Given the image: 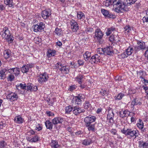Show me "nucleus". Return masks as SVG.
<instances>
[{
	"mask_svg": "<svg viewBox=\"0 0 148 148\" xmlns=\"http://www.w3.org/2000/svg\"><path fill=\"white\" fill-rule=\"evenodd\" d=\"M133 48L132 47H129L127 49H126L125 52L127 55L128 56L131 55L133 51Z\"/></svg>",
	"mask_w": 148,
	"mask_h": 148,
	"instance_id": "32",
	"label": "nucleus"
},
{
	"mask_svg": "<svg viewBox=\"0 0 148 148\" xmlns=\"http://www.w3.org/2000/svg\"><path fill=\"white\" fill-rule=\"evenodd\" d=\"M127 54L125 51L123 52L122 53L120 54V56H121V58L124 59V58H126L128 56L127 55H126Z\"/></svg>",
	"mask_w": 148,
	"mask_h": 148,
	"instance_id": "58",
	"label": "nucleus"
},
{
	"mask_svg": "<svg viewBox=\"0 0 148 148\" xmlns=\"http://www.w3.org/2000/svg\"><path fill=\"white\" fill-rule=\"evenodd\" d=\"M7 143L4 140H2L0 141V148H5L6 145Z\"/></svg>",
	"mask_w": 148,
	"mask_h": 148,
	"instance_id": "45",
	"label": "nucleus"
},
{
	"mask_svg": "<svg viewBox=\"0 0 148 148\" xmlns=\"http://www.w3.org/2000/svg\"><path fill=\"white\" fill-rule=\"evenodd\" d=\"M109 93V89H102L100 92V93L101 95L104 96L107 95Z\"/></svg>",
	"mask_w": 148,
	"mask_h": 148,
	"instance_id": "35",
	"label": "nucleus"
},
{
	"mask_svg": "<svg viewBox=\"0 0 148 148\" xmlns=\"http://www.w3.org/2000/svg\"><path fill=\"white\" fill-rule=\"evenodd\" d=\"M26 89L27 90H31V88L32 86V84L30 83H28L27 84V85L26 86Z\"/></svg>",
	"mask_w": 148,
	"mask_h": 148,
	"instance_id": "55",
	"label": "nucleus"
},
{
	"mask_svg": "<svg viewBox=\"0 0 148 148\" xmlns=\"http://www.w3.org/2000/svg\"><path fill=\"white\" fill-rule=\"evenodd\" d=\"M113 0H106L103 2V4L106 6L108 7L112 5Z\"/></svg>",
	"mask_w": 148,
	"mask_h": 148,
	"instance_id": "40",
	"label": "nucleus"
},
{
	"mask_svg": "<svg viewBox=\"0 0 148 148\" xmlns=\"http://www.w3.org/2000/svg\"><path fill=\"white\" fill-rule=\"evenodd\" d=\"M93 31V29L92 28H90V27H87L86 30V32L87 34L91 33Z\"/></svg>",
	"mask_w": 148,
	"mask_h": 148,
	"instance_id": "50",
	"label": "nucleus"
},
{
	"mask_svg": "<svg viewBox=\"0 0 148 148\" xmlns=\"http://www.w3.org/2000/svg\"><path fill=\"white\" fill-rule=\"evenodd\" d=\"M91 143V141L90 139H87L84 140L83 141L82 143L84 145H87L90 144Z\"/></svg>",
	"mask_w": 148,
	"mask_h": 148,
	"instance_id": "47",
	"label": "nucleus"
},
{
	"mask_svg": "<svg viewBox=\"0 0 148 148\" xmlns=\"http://www.w3.org/2000/svg\"><path fill=\"white\" fill-rule=\"evenodd\" d=\"M7 70L4 68L0 71V79H3L5 78L7 74Z\"/></svg>",
	"mask_w": 148,
	"mask_h": 148,
	"instance_id": "22",
	"label": "nucleus"
},
{
	"mask_svg": "<svg viewBox=\"0 0 148 148\" xmlns=\"http://www.w3.org/2000/svg\"><path fill=\"white\" fill-rule=\"evenodd\" d=\"M73 112L74 114L75 115H77L82 112H84L85 110L84 109H82L81 108L78 106L73 107Z\"/></svg>",
	"mask_w": 148,
	"mask_h": 148,
	"instance_id": "13",
	"label": "nucleus"
},
{
	"mask_svg": "<svg viewBox=\"0 0 148 148\" xmlns=\"http://www.w3.org/2000/svg\"><path fill=\"white\" fill-rule=\"evenodd\" d=\"M64 119L62 117H55L52 120V123L54 125L58 123L61 124L64 121Z\"/></svg>",
	"mask_w": 148,
	"mask_h": 148,
	"instance_id": "18",
	"label": "nucleus"
},
{
	"mask_svg": "<svg viewBox=\"0 0 148 148\" xmlns=\"http://www.w3.org/2000/svg\"><path fill=\"white\" fill-rule=\"evenodd\" d=\"M104 34L99 29H97L95 30V38L97 40H99L100 43L102 44L103 41L102 39L103 38Z\"/></svg>",
	"mask_w": 148,
	"mask_h": 148,
	"instance_id": "3",
	"label": "nucleus"
},
{
	"mask_svg": "<svg viewBox=\"0 0 148 148\" xmlns=\"http://www.w3.org/2000/svg\"><path fill=\"white\" fill-rule=\"evenodd\" d=\"M110 132L112 134H113L114 135L116 134L117 131L116 130L113 129H112Z\"/></svg>",
	"mask_w": 148,
	"mask_h": 148,
	"instance_id": "64",
	"label": "nucleus"
},
{
	"mask_svg": "<svg viewBox=\"0 0 148 148\" xmlns=\"http://www.w3.org/2000/svg\"><path fill=\"white\" fill-rule=\"evenodd\" d=\"M83 78V75L79 74L78 75L77 77H75V79L79 84H81V83H82Z\"/></svg>",
	"mask_w": 148,
	"mask_h": 148,
	"instance_id": "30",
	"label": "nucleus"
},
{
	"mask_svg": "<svg viewBox=\"0 0 148 148\" xmlns=\"http://www.w3.org/2000/svg\"><path fill=\"white\" fill-rule=\"evenodd\" d=\"M71 29L73 32H77L79 29V26L77 23L74 20H72L70 22Z\"/></svg>",
	"mask_w": 148,
	"mask_h": 148,
	"instance_id": "12",
	"label": "nucleus"
},
{
	"mask_svg": "<svg viewBox=\"0 0 148 148\" xmlns=\"http://www.w3.org/2000/svg\"><path fill=\"white\" fill-rule=\"evenodd\" d=\"M85 15L82 12H77V18L78 19L83 20L84 18Z\"/></svg>",
	"mask_w": 148,
	"mask_h": 148,
	"instance_id": "34",
	"label": "nucleus"
},
{
	"mask_svg": "<svg viewBox=\"0 0 148 148\" xmlns=\"http://www.w3.org/2000/svg\"><path fill=\"white\" fill-rule=\"evenodd\" d=\"M55 32L58 35L60 36L62 33L61 30L60 28H57L56 29Z\"/></svg>",
	"mask_w": 148,
	"mask_h": 148,
	"instance_id": "49",
	"label": "nucleus"
},
{
	"mask_svg": "<svg viewBox=\"0 0 148 148\" xmlns=\"http://www.w3.org/2000/svg\"><path fill=\"white\" fill-rule=\"evenodd\" d=\"M95 125L96 124L95 123L92 124H90L88 125V126L87 125H86L85 126L86 127H88V129L89 131L94 132L97 130L95 127Z\"/></svg>",
	"mask_w": 148,
	"mask_h": 148,
	"instance_id": "24",
	"label": "nucleus"
},
{
	"mask_svg": "<svg viewBox=\"0 0 148 148\" xmlns=\"http://www.w3.org/2000/svg\"><path fill=\"white\" fill-rule=\"evenodd\" d=\"M4 2L6 5H8L10 7H13L14 5L13 0H4Z\"/></svg>",
	"mask_w": 148,
	"mask_h": 148,
	"instance_id": "31",
	"label": "nucleus"
},
{
	"mask_svg": "<svg viewBox=\"0 0 148 148\" xmlns=\"http://www.w3.org/2000/svg\"><path fill=\"white\" fill-rule=\"evenodd\" d=\"M10 50H5L4 52V56L5 58L7 59L10 57L11 54Z\"/></svg>",
	"mask_w": 148,
	"mask_h": 148,
	"instance_id": "39",
	"label": "nucleus"
},
{
	"mask_svg": "<svg viewBox=\"0 0 148 148\" xmlns=\"http://www.w3.org/2000/svg\"><path fill=\"white\" fill-rule=\"evenodd\" d=\"M29 70V66L28 65H24L21 69V71L23 73H26Z\"/></svg>",
	"mask_w": 148,
	"mask_h": 148,
	"instance_id": "38",
	"label": "nucleus"
},
{
	"mask_svg": "<svg viewBox=\"0 0 148 148\" xmlns=\"http://www.w3.org/2000/svg\"><path fill=\"white\" fill-rule=\"evenodd\" d=\"M103 53L105 55H111L113 53L112 47L109 46L103 49Z\"/></svg>",
	"mask_w": 148,
	"mask_h": 148,
	"instance_id": "14",
	"label": "nucleus"
},
{
	"mask_svg": "<svg viewBox=\"0 0 148 148\" xmlns=\"http://www.w3.org/2000/svg\"><path fill=\"white\" fill-rule=\"evenodd\" d=\"M141 100L138 98H135L131 102V107L134 108V106L136 105H140L142 104Z\"/></svg>",
	"mask_w": 148,
	"mask_h": 148,
	"instance_id": "15",
	"label": "nucleus"
},
{
	"mask_svg": "<svg viewBox=\"0 0 148 148\" xmlns=\"http://www.w3.org/2000/svg\"><path fill=\"white\" fill-rule=\"evenodd\" d=\"M102 13L106 17L109 18H114L115 16L105 9H102L101 10Z\"/></svg>",
	"mask_w": 148,
	"mask_h": 148,
	"instance_id": "11",
	"label": "nucleus"
},
{
	"mask_svg": "<svg viewBox=\"0 0 148 148\" xmlns=\"http://www.w3.org/2000/svg\"><path fill=\"white\" fill-rule=\"evenodd\" d=\"M14 120L15 123L18 124H22L24 121L23 119L19 115L15 116Z\"/></svg>",
	"mask_w": 148,
	"mask_h": 148,
	"instance_id": "19",
	"label": "nucleus"
},
{
	"mask_svg": "<svg viewBox=\"0 0 148 148\" xmlns=\"http://www.w3.org/2000/svg\"><path fill=\"white\" fill-rule=\"evenodd\" d=\"M77 97L82 101L85 98V96L84 94H79Z\"/></svg>",
	"mask_w": 148,
	"mask_h": 148,
	"instance_id": "53",
	"label": "nucleus"
},
{
	"mask_svg": "<svg viewBox=\"0 0 148 148\" xmlns=\"http://www.w3.org/2000/svg\"><path fill=\"white\" fill-rule=\"evenodd\" d=\"M90 103L87 102H85L84 106V108L87 109L90 106Z\"/></svg>",
	"mask_w": 148,
	"mask_h": 148,
	"instance_id": "59",
	"label": "nucleus"
},
{
	"mask_svg": "<svg viewBox=\"0 0 148 148\" xmlns=\"http://www.w3.org/2000/svg\"><path fill=\"white\" fill-rule=\"evenodd\" d=\"M48 77L47 74L46 73H44L40 75L38 79L39 82L42 84L43 82H45L48 79Z\"/></svg>",
	"mask_w": 148,
	"mask_h": 148,
	"instance_id": "7",
	"label": "nucleus"
},
{
	"mask_svg": "<svg viewBox=\"0 0 148 148\" xmlns=\"http://www.w3.org/2000/svg\"><path fill=\"white\" fill-rule=\"evenodd\" d=\"M13 72L16 76H18L20 72L19 69L17 67L14 68Z\"/></svg>",
	"mask_w": 148,
	"mask_h": 148,
	"instance_id": "41",
	"label": "nucleus"
},
{
	"mask_svg": "<svg viewBox=\"0 0 148 148\" xmlns=\"http://www.w3.org/2000/svg\"><path fill=\"white\" fill-rule=\"evenodd\" d=\"M45 124L47 129L49 130H51L52 129L53 124L50 121H46L45 123Z\"/></svg>",
	"mask_w": 148,
	"mask_h": 148,
	"instance_id": "29",
	"label": "nucleus"
},
{
	"mask_svg": "<svg viewBox=\"0 0 148 148\" xmlns=\"http://www.w3.org/2000/svg\"><path fill=\"white\" fill-rule=\"evenodd\" d=\"M60 70L61 71H64L65 74L68 73L69 72V70L67 68L66 66H63L60 68Z\"/></svg>",
	"mask_w": 148,
	"mask_h": 148,
	"instance_id": "42",
	"label": "nucleus"
},
{
	"mask_svg": "<svg viewBox=\"0 0 148 148\" xmlns=\"http://www.w3.org/2000/svg\"><path fill=\"white\" fill-rule=\"evenodd\" d=\"M72 102L77 104H79L81 103L82 100L79 99L77 96L73 98L72 100Z\"/></svg>",
	"mask_w": 148,
	"mask_h": 148,
	"instance_id": "28",
	"label": "nucleus"
},
{
	"mask_svg": "<svg viewBox=\"0 0 148 148\" xmlns=\"http://www.w3.org/2000/svg\"><path fill=\"white\" fill-rule=\"evenodd\" d=\"M7 98L11 101H14L17 100L18 97L17 94L15 93H10L7 95Z\"/></svg>",
	"mask_w": 148,
	"mask_h": 148,
	"instance_id": "16",
	"label": "nucleus"
},
{
	"mask_svg": "<svg viewBox=\"0 0 148 148\" xmlns=\"http://www.w3.org/2000/svg\"><path fill=\"white\" fill-rule=\"evenodd\" d=\"M73 107L71 106H69L65 107V113L70 114L72 111L73 110Z\"/></svg>",
	"mask_w": 148,
	"mask_h": 148,
	"instance_id": "37",
	"label": "nucleus"
},
{
	"mask_svg": "<svg viewBox=\"0 0 148 148\" xmlns=\"http://www.w3.org/2000/svg\"><path fill=\"white\" fill-rule=\"evenodd\" d=\"M117 8L116 7H113L114 8L115 11L117 12H121L122 10L127 11L126 8V3H121V4L118 5Z\"/></svg>",
	"mask_w": 148,
	"mask_h": 148,
	"instance_id": "6",
	"label": "nucleus"
},
{
	"mask_svg": "<svg viewBox=\"0 0 148 148\" xmlns=\"http://www.w3.org/2000/svg\"><path fill=\"white\" fill-rule=\"evenodd\" d=\"M15 78V77L14 75L12 74H10L7 77V80L8 81L12 82L14 80Z\"/></svg>",
	"mask_w": 148,
	"mask_h": 148,
	"instance_id": "46",
	"label": "nucleus"
},
{
	"mask_svg": "<svg viewBox=\"0 0 148 148\" xmlns=\"http://www.w3.org/2000/svg\"><path fill=\"white\" fill-rule=\"evenodd\" d=\"M16 87H20L21 89L25 90L26 89V87L25 84H23L22 83H21L18 86L17 85Z\"/></svg>",
	"mask_w": 148,
	"mask_h": 148,
	"instance_id": "51",
	"label": "nucleus"
},
{
	"mask_svg": "<svg viewBox=\"0 0 148 148\" xmlns=\"http://www.w3.org/2000/svg\"><path fill=\"white\" fill-rule=\"evenodd\" d=\"M91 53L88 51H86L83 55V56L84 60L86 61L89 60L90 57L91 56Z\"/></svg>",
	"mask_w": 148,
	"mask_h": 148,
	"instance_id": "27",
	"label": "nucleus"
},
{
	"mask_svg": "<svg viewBox=\"0 0 148 148\" xmlns=\"http://www.w3.org/2000/svg\"><path fill=\"white\" fill-rule=\"evenodd\" d=\"M46 114L49 116H53L54 115L53 113L50 111H47Z\"/></svg>",
	"mask_w": 148,
	"mask_h": 148,
	"instance_id": "63",
	"label": "nucleus"
},
{
	"mask_svg": "<svg viewBox=\"0 0 148 148\" xmlns=\"http://www.w3.org/2000/svg\"><path fill=\"white\" fill-rule=\"evenodd\" d=\"M101 58L98 54H95L92 56L90 60V62L92 64L97 63L100 62Z\"/></svg>",
	"mask_w": 148,
	"mask_h": 148,
	"instance_id": "9",
	"label": "nucleus"
},
{
	"mask_svg": "<svg viewBox=\"0 0 148 148\" xmlns=\"http://www.w3.org/2000/svg\"><path fill=\"white\" fill-rule=\"evenodd\" d=\"M34 28V31L37 32H41L42 30H43L45 27V24L41 22L38 23L36 25H34L33 26Z\"/></svg>",
	"mask_w": 148,
	"mask_h": 148,
	"instance_id": "4",
	"label": "nucleus"
},
{
	"mask_svg": "<svg viewBox=\"0 0 148 148\" xmlns=\"http://www.w3.org/2000/svg\"><path fill=\"white\" fill-rule=\"evenodd\" d=\"M96 119L95 117L93 116L89 115L86 117L84 119L85 125H87L88 126V125L95 122Z\"/></svg>",
	"mask_w": 148,
	"mask_h": 148,
	"instance_id": "5",
	"label": "nucleus"
},
{
	"mask_svg": "<svg viewBox=\"0 0 148 148\" xmlns=\"http://www.w3.org/2000/svg\"><path fill=\"white\" fill-rule=\"evenodd\" d=\"M139 147L140 148H148V143L144 142L143 140H140L138 142Z\"/></svg>",
	"mask_w": 148,
	"mask_h": 148,
	"instance_id": "23",
	"label": "nucleus"
},
{
	"mask_svg": "<svg viewBox=\"0 0 148 148\" xmlns=\"http://www.w3.org/2000/svg\"><path fill=\"white\" fill-rule=\"evenodd\" d=\"M130 114V112L127 110L124 111H121L119 112L120 116L122 118H124L129 116Z\"/></svg>",
	"mask_w": 148,
	"mask_h": 148,
	"instance_id": "21",
	"label": "nucleus"
},
{
	"mask_svg": "<svg viewBox=\"0 0 148 148\" xmlns=\"http://www.w3.org/2000/svg\"><path fill=\"white\" fill-rule=\"evenodd\" d=\"M51 12L50 10H45L42 11L41 15L42 18L44 19L48 18L51 14Z\"/></svg>",
	"mask_w": 148,
	"mask_h": 148,
	"instance_id": "17",
	"label": "nucleus"
},
{
	"mask_svg": "<svg viewBox=\"0 0 148 148\" xmlns=\"http://www.w3.org/2000/svg\"><path fill=\"white\" fill-rule=\"evenodd\" d=\"M26 138L27 140L29 142L31 143L36 142L39 140L40 138L37 135H35L32 138H31L29 137H27Z\"/></svg>",
	"mask_w": 148,
	"mask_h": 148,
	"instance_id": "20",
	"label": "nucleus"
},
{
	"mask_svg": "<svg viewBox=\"0 0 148 148\" xmlns=\"http://www.w3.org/2000/svg\"><path fill=\"white\" fill-rule=\"evenodd\" d=\"M137 44L138 46L134 47V50L136 52L140 50H143L145 48V43L144 42L139 41H137Z\"/></svg>",
	"mask_w": 148,
	"mask_h": 148,
	"instance_id": "10",
	"label": "nucleus"
},
{
	"mask_svg": "<svg viewBox=\"0 0 148 148\" xmlns=\"http://www.w3.org/2000/svg\"><path fill=\"white\" fill-rule=\"evenodd\" d=\"M2 32L3 33L2 34V36L4 38L6 41L9 43H11L14 40V37L12 35L10 32L8 28L7 27H5L3 29Z\"/></svg>",
	"mask_w": 148,
	"mask_h": 148,
	"instance_id": "1",
	"label": "nucleus"
},
{
	"mask_svg": "<svg viewBox=\"0 0 148 148\" xmlns=\"http://www.w3.org/2000/svg\"><path fill=\"white\" fill-rule=\"evenodd\" d=\"M32 86L31 91H36L38 90V88L36 86H34L32 84Z\"/></svg>",
	"mask_w": 148,
	"mask_h": 148,
	"instance_id": "56",
	"label": "nucleus"
},
{
	"mask_svg": "<svg viewBox=\"0 0 148 148\" xmlns=\"http://www.w3.org/2000/svg\"><path fill=\"white\" fill-rule=\"evenodd\" d=\"M50 145L51 147L53 148H58L59 146L58 142L57 140H52Z\"/></svg>",
	"mask_w": 148,
	"mask_h": 148,
	"instance_id": "25",
	"label": "nucleus"
},
{
	"mask_svg": "<svg viewBox=\"0 0 148 148\" xmlns=\"http://www.w3.org/2000/svg\"><path fill=\"white\" fill-rule=\"evenodd\" d=\"M36 129L38 130V131L41 130L42 129V127L41 125L40 124H38V125L36 126Z\"/></svg>",
	"mask_w": 148,
	"mask_h": 148,
	"instance_id": "61",
	"label": "nucleus"
},
{
	"mask_svg": "<svg viewBox=\"0 0 148 148\" xmlns=\"http://www.w3.org/2000/svg\"><path fill=\"white\" fill-rule=\"evenodd\" d=\"M34 41H36V43L38 44L39 42H41V39L40 38H39L38 37H37L34 38Z\"/></svg>",
	"mask_w": 148,
	"mask_h": 148,
	"instance_id": "57",
	"label": "nucleus"
},
{
	"mask_svg": "<svg viewBox=\"0 0 148 148\" xmlns=\"http://www.w3.org/2000/svg\"><path fill=\"white\" fill-rule=\"evenodd\" d=\"M137 0H131V1L130 0H126L127 2V3H126V6L127 5H130L134 3Z\"/></svg>",
	"mask_w": 148,
	"mask_h": 148,
	"instance_id": "48",
	"label": "nucleus"
},
{
	"mask_svg": "<svg viewBox=\"0 0 148 148\" xmlns=\"http://www.w3.org/2000/svg\"><path fill=\"white\" fill-rule=\"evenodd\" d=\"M124 95H125L124 94L120 93L117 96H115L114 99L115 100H120L124 96Z\"/></svg>",
	"mask_w": 148,
	"mask_h": 148,
	"instance_id": "43",
	"label": "nucleus"
},
{
	"mask_svg": "<svg viewBox=\"0 0 148 148\" xmlns=\"http://www.w3.org/2000/svg\"><path fill=\"white\" fill-rule=\"evenodd\" d=\"M121 132L126 135L130 136L131 137L135 136V138L138 137L139 132L138 130H132L131 129H125L124 128L121 130Z\"/></svg>",
	"mask_w": 148,
	"mask_h": 148,
	"instance_id": "2",
	"label": "nucleus"
},
{
	"mask_svg": "<svg viewBox=\"0 0 148 148\" xmlns=\"http://www.w3.org/2000/svg\"><path fill=\"white\" fill-rule=\"evenodd\" d=\"M116 30V28L114 27H112L108 28L106 32V35L107 36H109L112 33V32L115 31Z\"/></svg>",
	"mask_w": 148,
	"mask_h": 148,
	"instance_id": "26",
	"label": "nucleus"
},
{
	"mask_svg": "<svg viewBox=\"0 0 148 148\" xmlns=\"http://www.w3.org/2000/svg\"><path fill=\"white\" fill-rule=\"evenodd\" d=\"M76 87L77 86L75 85H72L70 86L69 88V90L70 91H72L75 90L76 88Z\"/></svg>",
	"mask_w": 148,
	"mask_h": 148,
	"instance_id": "52",
	"label": "nucleus"
},
{
	"mask_svg": "<svg viewBox=\"0 0 148 148\" xmlns=\"http://www.w3.org/2000/svg\"><path fill=\"white\" fill-rule=\"evenodd\" d=\"M122 77L121 76H116L115 78V80L116 81H120L122 80Z\"/></svg>",
	"mask_w": 148,
	"mask_h": 148,
	"instance_id": "62",
	"label": "nucleus"
},
{
	"mask_svg": "<svg viewBox=\"0 0 148 148\" xmlns=\"http://www.w3.org/2000/svg\"><path fill=\"white\" fill-rule=\"evenodd\" d=\"M122 2L121 0H113L112 5L113 7L117 8L118 5L121 4Z\"/></svg>",
	"mask_w": 148,
	"mask_h": 148,
	"instance_id": "33",
	"label": "nucleus"
},
{
	"mask_svg": "<svg viewBox=\"0 0 148 148\" xmlns=\"http://www.w3.org/2000/svg\"><path fill=\"white\" fill-rule=\"evenodd\" d=\"M125 31H126L127 32H130V31H131V27L129 26H126L124 28Z\"/></svg>",
	"mask_w": 148,
	"mask_h": 148,
	"instance_id": "54",
	"label": "nucleus"
},
{
	"mask_svg": "<svg viewBox=\"0 0 148 148\" xmlns=\"http://www.w3.org/2000/svg\"><path fill=\"white\" fill-rule=\"evenodd\" d=\"M108 112L107 119L109 120V122L110 123L112 124L114 122L113 119L114 117V114L112 109H108Z\"/></svg>",
	"mask_w": 148,
	"mask_h": 148,
	"instance_id": "8",
	"label": "nucleus"
},
{
	"mask_svg": "<svg viewBox=\"0 0 148 148\" xmlns=\"http://www.w3.org/2000/svg\"><path fill=\"white\" fill-rule=\"evenodd\" d=\"M78 63L79 66H83L84 63V61L83 60H79L78 61Z\"/></svg>",
	"mask_w": 148,
	"mask_h": 148,
	"instance_id": "60",
	"label": "nucleus"
},
{
	"mask_svg": "<svg viewBox=\"0 0 148 148\" xmlns=\"http://www.w3.org/2000/svg\"><path fill=\"white\" fill-rule=\"evenodd\" d=\"M117 35H115L114 33H113L112 34L109 38L110 41L111 42H114L116 41L117 40Z\"/></svg>",
	"mask_w": 148,
	"mask_h": 148,
	"instance_id": "36",
	"label": "nucleus"
},
{
	"mask_svg": "<svg viewBox=\"0 0 148 148\" xmlns=\"http://www.w3.org/2000/svg\"><path fill=\"white\" fill-rule=\"evenodd\" d=\"M137 125L139 129H142L143 127V123L142 121L139 119V122L137 123Z\"/></svg>",
	"mask_w": 148,
	"mask_h": 148,
	"instance_id": "44",
	"label": "nucleus"
}]
</instances>
